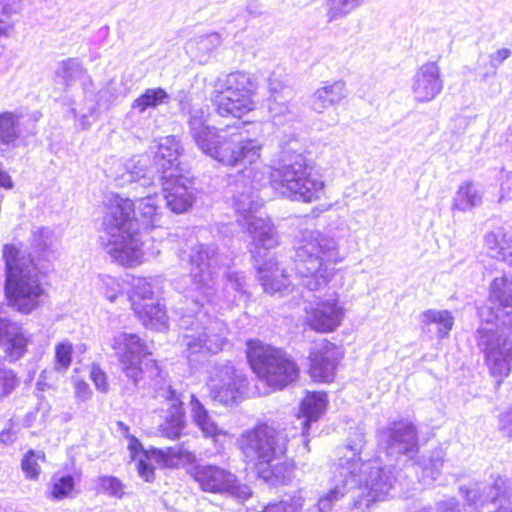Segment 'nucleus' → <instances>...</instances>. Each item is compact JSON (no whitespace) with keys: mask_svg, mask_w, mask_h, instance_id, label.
I'll return each instance as SVG.
<instances>
[{"mask_svg":"<svg viewBox=\"0 0 512 512\" xmlns=\"http://www.w3.org/2000/svg\"><path fill=\"white\" fill-rule=\"evenodd\" d=\"M208 117L207 106H190L187 121L189 134L204 154L224 165L245 168L231 189L233 207L238 214L237 222L252 239L251 254L263 290L270 295L284 296L293 288L285 269L280 267L275 254L271 252L278 245L277 235L273 224L259 211L262 201L257 194L258 183L255 180L247 181L252 173L247 165L257 163L262 145L249 137L243 125L218 130L207 124Z\"/></svg>","mask_w":512,"mask_h":512,"instance_id":"1","label":"nucleus"},{"mask_svg":"<svg viewBox=\"0 0 512 512\" xmlns=\"http://www.w3.org/2000/svg\"><path fill=\"white\" fill-rule=\"evenodd\" d=\"M178 258L189 266L191 285L185 290L186 301L191 307L179 303L175 313L179 316L178 326L183 330L181 344L187 358L216 354L227 342V325L210 315L228 309L248 297L246 276L241 271L225 273V286L221 294L215 290L216 267L220 262L215 243H202L190 237L178 250Z\"/></svg>","mask_w":512,"mask_h":512,"instance_id":"2","label":"nucleus"},{"mask_svg":"<svg viewBox=\"0 0 512 512\" xmlns=\"http://www.w3.org/2000/svg\"><path fill=\"white\" fill-rule=\"evenodd\" d=\"M153 186L135 201L117 194L108 197L109 210L103 220L101 246L111 259L123 266H136L145 259L146 231L161 226L158 196Z\"/></svg>","mask_w":512,"mask_h":512,"instance_id":"3","label":"nucleus"},{"mask_svg":"<svg viewBox=\"0 0 512 512\" xmlns=\"http://www.w3.org/2000/svg\"><path fill=\"white\" fill-rule=\"evenodd\" d=\"M59 236L49 227L32 231L29 258L19 257L14 245H5L3 258L6 265L5 292L10 304L22 313H30L40 303L44 293L35 259H49L57 250Z\"/></svg>","mask_w":512,"mask_h":512,"instance_id":"4","label":"nucleus"},{"mask_svg":"<svg viewBox=\"0 0 512 512\" xmlns=\"http://www.w3.org/2000/svg\"><path fill=\"white\" fill-rule=\"evenodd\" d=\"M489 300L497 307L495 310L492 307L479 309L485 324L477 330V344L498 387L511 371L512 342L503 330L494 329L493 321H500L512 333V277L495 278L490 285Z\"/></svg>","mask_w":512,"mask_h":512,"instance_id":"5","label":"nucleus"},{"mask_svg":"<svg viewBox=\"0 0 512 512\" xmlns=\"http://www.w3.org/2000/svg\"><path fill=\"white\" fill-rule=\"evenodd\" d=\"M350 235V228L341 221L336 227H330L327 233L305 229L300 231L295 254L293 256L295 271L301 285L309 291L325 287L330 278L328 264L341 262L339 240Z\"/></svg>","mask_w":512,"mask_h":512,"instance_id":"6","label":"nucleus"},{"mask_svg":"<svg viewBox=\"0 0 512 512\" xmlns=\"http://www.w3.org/2000/svg\"><path fill=\"white\" fill-rule=\"evenodd\" d=\"M240 447L246 461L253 464L259 477L271 484L291 478L293 463L285 456L287 436L266 424L245 431Z\"/></svg>","mask_w":512,"mask_h":512,"instance_id":"7","label":"nucleus"},{"mask_svg":"<svg viewBox=\"0 0 512 512\" xmlns=\"http://www.w3.org/2000/svg\"><path fill=\"white\" fill-rule=\"evenodd\" d=\"M181 151L178 139L175 136H168L160 141L153 157V165L146 154L136 155L127 160L116 159L109 168V176L121 187L135 183V189L149 188L154 185L156 174H160V179L179 176L182 173L178 160Z\"/></svg>","mask_w":512,"mask_h":512,"instance_id":"8","label":"nucleus"},{"mask_svg":"<svg viewBox=\"0 0 512 512\" xmlns=\"http://www.w3.org/2000/svg\"><path fill=\"white\" fill-rule=\"evenodd\" d=\"M297 146L298 141L293 137L282 147L278 165L270 172V184L275 192L288 199L309 203L320 198L324 182L313 173Z\"/></svg>","mask_w":512,"mask_h":512,"instance_id":"9","label":"nucleus"},{"mask_svg":"<svg viewBox=\"0 0 512 512\" xmlns=\"http://www.w3.org/2000/svg\"><path fill=\"white\" fill-rule=\"evenodd\" d=\"M256 89L257 85L251 74L243 71L232 72L217 78L211 92V101L218 115L241 118L255 109Z\"/></svg>","mask_w":512,"mask_h":512,"instance_id":"10","label":"nucleus"},{"mask_svg":"<svg viewBox=\"0 0 512 512\" xmlns=\"http://www.w3.org/2000/svg\"><path fill=\"white\" fill-rule=\"evenodd\" d=\"M246 345L252 370L268 386L283 389L297 379L299 369L284 351L259 340H249Z\"/></svg>","mask_w":512,"mask_h":512,"instance_id":"11","label":"nucleus"},{"mask_svg":"<svg viewBox=\"0 0 512 512\" xmlns=\"http://www.w3.org/2000/svg\"><path fill=\"white\" fill-rule=\"evenodd\" d=\"M189 474L203 492L229 495L240 501H245L252 495L248 485L240 483L234 473L223 467L196 464L191 467Z\"/></svg>","mask_w":512,"mask_h":512,"instance_id":"12","label":"nucleus"},{"mask_svg":"<svg viewBox=\"0 0 512 512\" xmlns=\"http://www.w3.org/2000/svg\"><path fill=\"white\" fill-rule=\"evenodd\" d=\"M378 441L387 456L396 461L402 456L413 460L419 452L417 428L408 420L390 422L379 432Z\"/></svg>","mask_w":512,"mask_h":512,"instance_id":"13","label":"nucleus"},{"mask_svg":"<svg viewBox=\"0 0 512 512\" xmlns=\"http://www.w3.org/2000/svg\"><path fill=\"white\" fill-rule=\"evenodd\" d=\"M247 379L242 371L235 369L232 363H216L207 380L212 400L224 405L234 403L246 390Z\"/></svg>","mask_w":512,"mask_h":512,"instance_id":"14","label":"nucleus"},{"mask_svg":"<svg viewBox=\"0 0 512 512\" xmlns=\"http://www.w3.org/2000/svg\"><path fill=\"white\" fill-rule=\"evenodd\" d=\"M110 346L115 351L123 372L137 384L142 375L141 361L150 354L146 342L137 334L117 332L111 338Z\"/></svg>","mask_w":512,"mask_h":512,"instance_id":"15","label":"nucleus"},{"mask_svg":"<svg viewBox=\"0 0 512 512\" xmlns=\"http://www.w3.org/2000/svg\"><path fill=\"white\" fill-rule=\"evenodd\" d=\"M460 492L467 504L476 510L484 508L489 503H498L497 509L490 512H512L506 492V481L500 476H497L492 484L475 483L469 487L461 486Z\"/></svg>","mask_w":512,"mask_h":512,"instance_id":"16","label":"nucleus"},{"mask_svg":"<svg viewBox=\"0 0 512 512\" xmlns=\"http://www.w3.org/2000/svg\"><path fill=\"white\" fill-rule=\"evenodd\" d=\"M270 91L269 114L271 121L277 128L292 127L301 118V110L296 102L287 101L292 90L283 86L274 75L268 80Z\"/></svg>","mask_w":512,"mask_h":512,"instance_id":"17","label":"nucleus"},{"mask_svg":"<svg viewBox=\"0 0 512 512\" xmlns=\"http://www.w3.org/2000/svg\"><path fill=\"white\" fill-rule=\"evenodd\" d=\"M309 326L322 333L332 332L339 327L344 318L345 310L338 303L336 296L321 299L305 306Z\"/></svg>","mask_w":512,"mask_h":512,"instance_id":"18","label":"nucleus"},{"mask_svg":"<svg viewBox=\"0 0 512 512\" xmlns=\"http://www.w3.org/2000/svg\"><path fill=\"white\" fill-rule=\"evenodd\" d=\"M341 358L342 352L335 344L327 340L316 343L309 356L311 377L319 382L332 381Z\"/></svg>","mask_w":512,"mask_h":512,"instance_id":"19","label":"nucleus"},{"mask_svg":"<svg viewBox=\"0 0 512 512\" xmlns=\"http://www.w3.org/2000/svg\"><path fill=\"white\" fill-rule=\"evenodd\" d=\"M443 87L440 67L436 62L429 61L416 70L411 82V93L415 102L429 103L442 92Z\"/></svg>","mask_w":512,"mask_h":512,"instance_id":"20","label":"nucleus"},{"mask_svg":"<svg viewBox=\"0 0 512 512\" xmlns=\"http://www.w3.org/2000/svg\"><path fill=\"white\" fill-rule=\"evenodd\" d=\"M128 449L134 460L139 457L148 458V454H151L157 463L167 468H177L186 464H193L196 461V455L182 447L153 448L145 451L141 442L134 436L129 438Z\"/></svg>","mask_w":512,"mask_h":512,"instance_id":"21","label":"nucleus"},{"mask_svg":"<svg viewBox=\"0 0 512 512\" xmlns=\"http://www.w3.org/2000/svg\"><path fill=\"white\" fill-rule=\"evenodd\" d=\"M162 191L167 206L174 213L180 214L187 211L194 202V191L189 179L179 174L168 178H160Z\"/></svg>","mask_w":512,"mask_h":512,"instance_id":"22","label":"nucleus"},{"mask_svg":"<svg viewBox=\"0 0 512 512\" xmlns=\"http://www.w3.org/2000/svg\"><path fill=\"white\" fill-rule=\"evenodd\" d=\"M29 337L17 324L0 317V350L5 359L15 362L22 358L26 351Z\"/></svg>","mask_w":512,"mask_h":512,"instance_id":"23","label":"nucleus"},{"mask_svg":"<svg viewBox=\"0 0 512 512\" xmlns=\"http://www.w3.org/2000/svg\"><path fill=\"white\" fill-rule=\"evenodd\" d=\"M167 401V412L164 422L159 426L160 434L168 439L174 440L181 436L185 428V412L180 394L172 387H168L161 394Z\"/></svg>","mask_w":512,"mask_h":512,"instance_id":"24","label":"nucleus"},{"mask_svg":"<svg viewBox=\"0 0 512 512\" xmlns=\"http://www.w3.org/2000/svg\"><path fill=\"white\" fill-rule=\"evenodd\" d=\"M190 414L193 423L202 432V435L212 439L215 444L227 436L226 430L216 423L213 416L193 394L190 399Z\"/></svg>","mask_w":512,"mask_h":512,"instance_id":"25","label":"nucleus"},{"mask_svg":"<svg viewBox=\"0 0 512 512\" xmlns=\"http://www.w3.org/2000/svg\"><path fill=\"white\" fill-rule=\"evenodd\" d=\"M491 255L512 267V223H505L485 235Z\"/></svg>","mask_w":512,"mask_h":512,"instance_id":"26","label":"nucleus"},{"mask_svg":"<svg viewBox=\"0 0 512 512\" xmlns=\"http://www.w3.org/2000/svg\"><path fill=\"white\" fill-rule=\"evenodd\" d=\"M164 277L149 276V277H133L130 283L131 291L129 294V301L131 307L134 303L143 305L152 301L154 297L160 295L163 291Z\"/></svg>","mask_w":512,"mask_h":512,"instance_id":"27","label":"nucleus"},{"mask_svg":"<svg viewBox=\"0 0 512 512\" xmlns=\"http://www.w3.org/2000/svg\"><path fill=\"white\" fill-rule=\"evenodd\" d=\"M138 320L148 329L164 331L168 328L169 317L164 304L160 301L143 305L134 303L132 308Z\"/></svg>","mask_w":512,"mask_h":512,"instance_id":"28","label":"nucleus"},{"mask_svg":"<svg viewBox=\"0 0 512 512\" xmlns=\"http://www.w3.org/2000/svg\"><path fill=\"white\" fill-rule=\"evenodd\" d=\"M346 97L347 88L345 82L338 80L333 83H326L311 96V108L318 113H322L325 109L338 104Z\"/></svg>","mask_w":512,"mask_h":512,"instance_id":"29","label":"nucleus"},{"mask_svg":"<svg viewBox=\"0 0 512 512\" xmlns=\"http://www.w3.org/2000/svg\"><path fill=\"white\" fill-rule=\"evenodd\" d=\"M56 76L57 78H61L66 86H71L76 81H80L84 94L86 95L90 93V90L94 89V84L90 77L83 69L81 63L75 58H70L59 63Z\"/></svg>","mask_w":512,"mask_h":512,"instance_id":"30","label":"nucleus"},{"mask_svg":"<svg viewBox=\"0 0 512 512\" xmlns=\"http://www.w3.org/2000/svg\"><path fill=\"white\" fill-rule=\"evenodd\" d=\"M221 43V36L214 32L190 39L186 43L185 49L193 59L197 60L200 64H205L210 58V54L219 47Z\"/></svg>","mask_w":512,"mask_h":512,"instance_id":"31","label":"nucleus"},{"mask_svg":"<svg viewBox=\"0 0 512 512\" xmlns=\"http://www.w3.org/2000/svg\"><path fill=\"white\" fill-rule=\"evenodd\" d=\"M326 402V394L323 392L307 393L302 400L300 413L301 417L304 419L301 423L303 426V435L307 433L310 423L317 421L324 412Z\"/></svg>","mask_w":512,"mask_h":512,"instance_id":"32","label":"nucleus"},{"mask_svg":"<svg viewBox=\"0 0 512 512\" xmlns=\"http://www.w3.org/2000/svg\"><path fill=\"white\" fill-rule=\"evenodd\" d=\"M483 188L473 182H466L459 186L454 198L453 209L468 211L482 204Z\"/></svg>","mask_w":512,"mask_h":512,"instance_id":"33","label":"nucleus"},{"mask_svg":"<svg viewBox=\"0 0 512 512\" xmlns=\"http://www.w3.org/2000/svg\"><path fill=\"white\" fill-rule=\"evenodd\" d=\"M170 102L171 96L164 88H148L133 101L132 109L138 113H144L161 105H168Z\"/></svg>","mask_w":512,"mask_h":512,"instance_id":"34","label":"nucleus"},{"mask_svg":"<svg viewBox=\"0 0 512 512\" xmlns=\"http://www.w3.org/2000/svg\"><path fill=\"white\" fill-rule=\"evenodd\" d=\"M445 452L441 448H436L431 451L430 455L423 457L419 465L422 469L421 481L424 485H431L441 474L444 464Z\"/></svg>","mask_w":512,"mask_h":512,"instance_id":"35","label":"nucleus"},{"mask_svg":"<svg viewBox=\"0 0 512 512\" xmlns=\"http://www.w3.org/2000/svg\"><path fill=\"white\" fill-rule=\"evenodd\" d=\"M420 318L424 325L434 324L437 326V333L440 339L447 337L454 325V317L448 310L429 309L424 311Z\"/></svg>","mask_w":512,"mask_h":512,"instance_id":"36","label":"nucleus"},{"mask_svg":"<svg viewBox=\"0 0 512 512\" xmlns=\"http://www.w3.org/2000/svg\"><path fill=\"white\" fill-rule=\"evenodd\" d=\"M85 103L79 111V126L82 130L89 129L99 117L98 109V93H95L94 89L90 90L88 95L84 94ZM74 116H78L77 110L72 109Z\"/></svg>","mask_w":512,"mask_h":512,"instance_id":"37","label":"nucleus"},{"mask_svg":"<svg viewBox=\"0 0 512 512\" xmlns=\"http://www.w3.org/2000/svg\"><path fill=\"white\" fill-rule=\"evenodd\" d=\"M363 3L364 0H326L325 9L328 22L347 17Z\"/></svg>","mask_w":512,"mask_h":512,"instance_id":"38","label":"nucleus"},{"mask_svg":"<svg viewBox=\"0 0 512 512\" xmlns=\"http://www.w3.org/2000/svg\"><path fill=\"white\" fill-rule=\"evenodd\" d=\"M18 117L12 112L0 113V145H14L19 137Z\"/></svg>","mask_w":512,"mask_h":512,"instance_id":"39","label":"nucleus"},{"mask_svg":"<svg viewBox=\"0 0 512 512\" xmlns=\"http://www.w3.org/2000/svg\"><path fill=\"white\" fill-rule=\"evenodd\" d=\"M76 479L71 474L56 473L52 477L51 497L54 500H62L72 495Z\"/></svg>","mask_w":512,"mask_h":512,"instance_id":"40","label":"nucleus"},{"mask_svg":"<svg viewBox=\"0 0 512 512\" xmlns=\"http://www.w3.org/2000/svg\"><path fill=\"white\" fill-rule=\"evenodd\" d=\"M97 287L100 293L110 302H115L118 297L123 296V287L119 279L101 274L97 278Z\"/></svg>","mask_w":512,"mask_h":512,"instance_id":"41","label":"nucleus"},{"mask_svg":"<svg viewBox=\"0 0 512 512\" xmlns=\"http://www.w3.org/2000/svg\"><path fill=\"white\" fill-rule=\"evenodd\" d=\"M44 459L45 455L42 451H35L30 449L24 454L21 460V468L27 479H38L41 472L39 462L43 461Z\"/></svg>","mask_w":512,"mask_h":512,"instance_id":"42","label":"nucleus"},{"mask_svg":"<svg viewBox=\"0 0 512 512\" xmlns=\"http://www.w3.org/2000/svg\"><path fill=\"white\" fill-rule=\"evenodd\" d=\"M73 345L69 340H63L55 346L54 369L59 373H65L71 365Z\"/></svg>","mask_w":512,"mask_h":512,"instance_id":"43","label":"nucleus"},{"mask_svg":"<svg viewBox=\"0 0 512 512\" xmlns=\"http://www.w3.org/2000/svg\"><path fill=\"white\" fill-rule=\"evenodd\" d=\"M19 383L16 372L0 361V401L10 396Z\"/></svg>","mask_w":512,"mask_h":512,"instance_id":"44","label":"nucleus"},{"mask_svg":"<svg viewBox=\"0 0 512 512\" xmlns=\"http://www.w3.org/2000/svg\"><path fill=\"white\" fill-rule=\"evenodd\" d=\"M99 490L109 496L122 498L124 494L123 483L114 476H102L98 480Z\"/></svg>","mask_w":512,"mask_h":512,"instance_id":"45","label":"nucleus"},{"mask_svg":"<svg viewBox=\"0 0 512 512\" xmlns=\"http://www.w3.org/2000/svg\"><path fill=\"white\" fill-rule=\"evenodd\" d=\"M512 52L510 49L502 48L498 49L496 52L490 55V67L487 72H485L481 78L485 80L490 76L496 75L497 68L511 56Z\"/></svg>","mask_w":512,"mask_h":512,"instance_id":"46","label":"nucleus"},{"mask_svg":"<svg viewBox=\"0 0 512 512\" xmlns=\"http://www.w3.org/2000/svg\"><path fill=\"white\" fill-rule=\"evenodd\" d=\"M497 422L500 434L512 440V406L498 415Z\"/></svg>","mask_w":512,"mask_h":512,"instance_id":"47","label":"nucleus"},{"mask_svg":"<svg viewBox=\"0 0 512 512\" xmlns=\"http://www.w3.org/2000/svg\"><path fill=\"white\" fill-rule=\"evenodd\" d=\"M151 459L155 460V458L151 454H148V458L139 457L138 462H137L138 474L146 482L153 481L154 476H155L154 467L150 463Z\"/></svg>","mask_w":512,"mask_h":512,"instance_id":"48","label":"nucleus"},{"mask_svg":"<svg viewBox=\"0 0 512 512\" xmlns=\"http://www.w3.org/2000/svg\"><path fill=\"white\" fill-rule=\"evenodd\" d=\"M90 378L94 382L97 390L107 392L108 383L106 374L98 366H93L90 372Z\"/></svg>","mask_w":512,"mask_h":512,"instance_id":"49","label":"nucleus"},{"mask_svg":"<svg viewBox=\"0 0 512 512\" xmlns=\"http://www.w3.org/2000/svg\"><path fill=\"white\" fill-rule=\"evenodd\" d=\"M437 512H461L459 501L455 497H448L436 503Z\"/></svg>","mask_w":512,"mask_h":512,"instance_id":"50","label":"nucleus"},{"mask_svg":"<svg viewBox=\"0 0 512 512\" xmlns=\"http://www.w3.org/2000/svg\"><path fill=\"white\" fill-rule=\"evenodd\" d=\"M75 395L78 399L85 401L91 397L92 391L86 382L78 381L75 384Z\"/></svg>","mask_w":512,"mask_h":512,"instance_id":"51","label":"nucleus"},{"mask_svg":"<svg viewBox=\"0 0 512 512\" xmlns=\"http://www.w3.org/2000/svg\"><path fill=\"white\" fill-rule=\"evenodd\" d=\"M16 440V432L12 428L3 429L0 432V443L10 445Z\"/></svg>","mask_w":512,"mask_h":512,"instance_id":"52","label":"nucleus"},{"mask_svg":"<svg viewBox=\"0 0 512 512\" xmlns=\"http://www.w3.org/2000/svg\"><path fill=\"white\" fill-rule=\"evenodd\" d=\"M0 187L5 189H11L13 182L9 174L4 170L2 163L0 162Z\"/></svg>","mask_w":512,"mask_h":512,"instance_id":"53","label":"nucleus"},{"mask_svg":"<svg viewBox=\"0 0 512 512\" xmlns=\"http://www.w3.org/2000/svg\"><path fill=\"white\" fill-rule=\"evenodd\" d=\"M38 413H39V410L28 412L26 414V416L24 417L22 424L25 427H32L34 425V423L36 422Z\"/></svg>","mask_w":512,"mask_h":512,"instance_id":"54","label":"nucleus"},{"mask_svg":"<svg viewBox=\"0 0 512 512\" xmlns=\"http://www.w3.org/2000/svg\"><path fill=\"white\" fill-rule=\"evenodd\" d=\"M6 31V25L4 22L0 20V36H2Z\"/></svg>","mask_w":512,"mask_h":512,"instance_id":"55","label":"nucleus"},{"mask_svg":"<svg viewBox=\"0 0 512 512\" xmlns=\"http://www.w3.org/2000/svg\"><path fill=\"white\" fill-rule=\"evenodd\" d=\"M186 107H187V102H185L184 100L181 101V110L182 111H185L186 110Z\"/></svg>","mask_w":512,"mask_h":512,"instance_id":"56","label":"nucleus"}]
</instances>
